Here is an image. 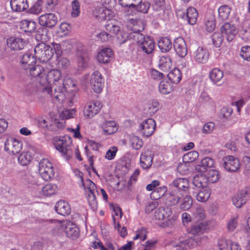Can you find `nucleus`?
<instances>
[{
  "label": "nucleus",
  "instance_id": "1",
  "mask_svg": "<svg viewBox=\"0 0 250 250\" xmlns=\"http://www.w3.org/2000/svg\"><path fill=\"white\" fill-rule=\"evenodd\" d=\"M32 81L35 82V86L44 95H52V84H57L61 78L62 73L58 69H52L46 72L44 68L37 65L31 70Z\"/></svg>",
  "mask_w": 250,
  "mask_h": 250
},
{
  "label": "nucleus",
  "instance_id": "2",
  "mask_svg": "<svg viewBox=\"0 0 250 250\" xmlns=\"http://www.w3.org/2000/svg\"><path fill=\"white\" fill-rule=\"evenodd\" d=\"M80 176L82 174L79 173ZM79 188L87 194V199L90 208L96 210L98 208V203L96 199L95 193L98 192L96 185L90 179L81 177V181L78 182Z\"/></svg>",
  "mask_w": 250,
  "mask_h": 250
},
{
  "label": "nucleus",
  "instance_id": "3",
  "mask_svg": "<svg viewBox=\"0 0 250 250\" xmlns=\"http://www.w3.org/2000/svg\"><path fill=\"white\" fill-rule=\"evenodd\" d=\"M54 223L58 229L61 231H64L67 237L72 239H75L78 237L79 229L74 223L68 220H55Z\"/></svg>",
  "mask_w": 250,
  "mask_h": 250
},
{
  "label": "nucleus",
  "instance_id": "4",
  "mask_svg": "<svg viewBox=\"0 0 250 250\" xmlns=\"http://www.w3.org/2000/svg\"><path fill=\"white\" fill-rule=\"evenodd\" d=\"M36 58L41 62H46L53 56L54 50L50 46L44 43L38 44L34 48Z\"/></svg>",
  "mask_w": 250,
  "mask_h": 250
},
{
  "label": "nucleus",
  "instance_id": "5",
  "mask_svg": "<svg viewBox=\"0 0 250 250\" xmlns=\"http://www.w3.org/2000/svg\"><path fill=\"white\" fill-rule=\"evenodd\" d=\"M39 171L42 178L45 181L52 179L55 174L52 164L46 159H42L39 165Z\"/></svg>",
  "mask_w": 250,
  "mask_h": 250
},
{
  "label": "nucleus",
  "instance_id": "6",
  "mask_svg": "<svg viewBox=\"0 0 250 250\" xmlns=\"http://www.w3.org/2000/svg\"><path fill=\"white\" fill-rule=\"evenodd\" d=\"M54 146L66 161L71 159L74 148L72 142H55Z\"/></svg>",
  "mask_w": 250,
  "mask_h": 250
},
{
  "label": "nucleus",
  "instance_id": "7",
  "mask_svg": "<svg viewBox=\"0 0 250 250\" xmlns=\"http://www.w3.org/2000/svg\"><path fill=\"white\" fill-rule=\"evenodd\" d=\"M182 193L178 192L177 189L173 188L163 197V203L167 206H175L178 204L181 199Z\"/></svg>",
  "mask_w": 250,
  "mask_h": 250
},
{
  "label": "nucleus",
  "instance_id": "8",
  "mask_svg": "<svg viewBox=\"0 0 250 250\" xmlns=\"http://www.w3.org/2000/svg\"><path fill=\"white\" fill-rule=\"evenodd\" d=\"M250 196V188H246L240 190L232 198L233 204L237 208H241L246 204Z\"/></svg>",
  "mask_w": 250,
  "mask_h": 250
},
{
  "label": "nucleus",
  "instance_id": "9",
  "mask_svg": "<svg viewBox=\"0 0 250 250\" xmlns=\"http://www.w3.org/2000/svg\"><path fill=\"white\" fill-rule=\"evenodd\" d=\"M90 83L92 88L96 93H100L104 84V79L102 75L98 71L94 72L91 75Z\"/></svg>",
  "mask_w": 250,
  "mask_h": 250
},
{
  "label": "nucleus",
  "instance_id": "10",
  "mask_svg": "<svg viewBox=\"0 0 250 250\" xmlns=\"http://www.w3.org/2000/svg\"><path fill=\"white\" fill-rule=\"evenodd\" d=\"M223 166L225 169L229 172H235L240 167V163L238 159L228 155L223 158Z\"/></svg>",
  "mask_w": 250,
  "mask_h": 250
},
{
  "label": "nucleus",
  "instance_id": "11",
  "mask_svg": "<svg viewBox=\"0 0 250 250\" xmlns=\"http://www.w3.org/2000/svg\"><path fill=\"white\" fill-rule=\"evenodd\" d=\"M102 107V105L99 101L89 102L84 107V115L88 118H91L99 113Z\"/></svg>",
  "mask_w": 250,
  "mask_h": 250
},
{
  "label": "nucleus",
  "instance_id": "12",
  "mask_svg": "<svg viewBox=\"0 0 250 250\" xmlns=\"http://www.w3.org/2000/svg\"><path fill=\"white\" fill-rule=\"evenodd\" d=\"M200 239L199 236H194L185 241L180 240L175 246L176 250H187L188 248L196 247L199 244Z\"/></svg>",
  "mask_w": 250,
  "mask_h": 250
},
{
  "label": "nucleus",
  "instance_id": "13",
  "mask_svg": "<svg viewBox=\"0 0 250 250\" xmlns=\"http://www.w3.org/2000/svg\"><path fill=\"white\" fill-rule=\"evenodd\" d=\"M58 18L55 14L48 13L42 15L39 19L40 24L44 27L52 28L57 23Z\"/></svg>",
  "mask_w": 250,
  "mask_h": 250
},
{
  "label": "nucleus",
  "instance_id": "14",
  "mask_svg": "<svg viewBox=\"0 0 250 250\" xmlns=\"http://www.w3.org/2000/svg\"><path fill=\"white\" fill-rule=\"evenodd\" d=\"M172 65L171 60L168 56H162L159 60V68L162 71H157V78H163L166 76Z\"/></svg>",
  "mask_w": 250,
  "mask_h": 250
},
{
  "label": "nucleus",
  "instance_id": "15",
  "mask_svg": "<svg viewBox=\"0 0 250 250\" xmlns=\"http://www.w3.org/2000/svg\"><path fill=\"white\" fill-rule=\"evenodd\" d=\"M174 189H177L178 192L182 193L184 196L185 193L190 192L189 187L188 180L186 178H179L175 179L172 183Z\"/></svg>",
  "mask_w": 250,
  "mask_h": 250
},
{
  "label": "nucleus",
  "instance_id": "16",
  "mask_svg": "<svg viewBox=\"0 0 250 250\" xmlns=\"http://www.w3.org/2000/svg\"><path fill=\"white\" fill-rule=\"evenodd\" d=\"M221 31L222 34L225 36L229 42L232 41L237 33L236 26L229 22L224 23L221 26Z\"/></svg>",
  "mask_w": 250,
  "mask_h": 250
},
{
  "label": "nucleus",
  "instance_id": "17",
  "mask_svg": "<svg viewBox=\"0 0 250 250\" xmlns=\"http://www.w3.org/2000/svg\"><path fill=\"white\" fill-rule=\"evenodd\" d=\"M155 126V121L151 118L147 119L143 122L140 125V128L143 136L147 137L151 136L154 132Z\"/></svg>",
  "mask_w": 250,
  "mask_h": 250
},
{
  "label": "nucleus",
  "instance_id": "18",
  "mask_svg": "<svg viewBox=\"0 0 250 250\" xmlns=\"http://www.w3.org/2000/svg\"><path fill=\"white\" fill-rule=\"evenodd\" d=\"M7 44L11 50L19 51L24 48L26 42L21 38L11 37L7 40Z\"/></svg>",
  "mask_w": 250,
  "mask_h": 250
},
{
  "label": "nucleus",
  "instance_id": "19",
  "mask_svg": "<svg viewBox=\"0 0 250 250\" xmlns=\"http://www.w3.org/2000/svg\"><path fill=\"white\" fill-rule=\"evenodd\" d=\"M93 16L99 21H108L113 16V13L112 10L104 7L95 8L93 11Z\"/></svg>",
  "mask_w": 250,
  "mask_h": 250
},
{
  "label": "nucleus",
  "instance_id": "20",
  "mask_svg": "<svg viewBox=\"0 0 250 250\" xmlns=\"http://www.w3.org/2000/svg\"><path fill=\"white\" fill-rule=\"evenodd\" d=\"M36 62V57L30 53H26L23 55L21 61V64L24 69L29 70L30 75L31 70L36 66L35 65Z\"/></svg>",
  "mask_w": 250,
  "mask_h": 250
},
{
  "label": "nucleus",
  "instance_id": "21",
  "mask_svg": "<svg viewBox=\"0 0 250 250\" xmlns=\"http://www.w3.org/2000/svg\"><path fill=\"white\" fill-rule=\"evenodd\" d=\"M174 48L177 54L180 57L183 58L187 55L188 50L183 38L179 37L175 40Z\"/></svg>",
  "mask_w": 250,
  "mask_h": 250
},
{
  "label": "nucleus",
  "instance_id": "22",
  "mask_svg": "<svg viewBox=\"0 0 250 250\" xmlns=\"http://www.w3.org/2000/svg\"><path fill=\"white\" fill-rule=\"evenodd\" d=\"M126 27L130 31L129 33L142 32L145 28V25L142 20L133 19L129 20Z\"/></svg>",
  "mask_w": 250,
  "mask_h": 250
},
{
  "label": "nucleus",
  "instance_id": "23",
  "mask_svg": "<svg viewBox=\"0 0 250 250\" xmlns=\"http://www.w3.org/2000/svg\"><path fill=\"white\" fill-rule=\"evenodd\" d=\"M193 59L198 63H204L207 62L209 58L208 51L202 47H198L193 53Z\"/></svg>",
  "mask_w": 250,
  "mask_h": 250
},
{
  "label": "nucleus",
  "instance_id": "24",
  "mask_svg": "<svg viewBox=\"0 0 250 250\" xmlns=\"http://www.w3.org/2000/svg\"><path fill=\"white\" fill-rule=\"evenodd\" d=\"M140 162L141 166L143 169L149 167L152 163L151 151L149 149L144 150L141 154Z\"/></svg>",
  "mask_w": 250,
  "mask_h": 250
},
{
  "label": "nucleus",
  "instance_id": "25",
  "mask_svg": "<svg viewBox=\"0 0 250 250\" xmlns=\"http://www.w3.org/2000/svg\"><path fill=\"white\" fill-rule=\"evenodd\" d=\"M198 13L197 10L192 7H188L186 14L182 16L183 19H186L190 25H194L197 20Z\"/></svg>",
  "mask_w": 250,
  "mask_h": 250
},
{
  "label": "nucleus",
  "instance_id": "26",
  "mask_svg": "<svg viewBox=\"0 0 250 250\" xmlns=\"http://www.w3.org/2000/svg\"><path fill=\"white\" fill-rule=\"evenodd\" d=\"M120 22L114 19H108L104 25L106 30L110 33L116 35L120 31Z\"/></svg>",
  "mask_w": 250,
  "mask_h": 250
},
{
  "label": "nucleus",
  "instance_id": "27",
  "mask_svg": "<svg viewBox=\"0 0 250 250\" xmlns=\"http://www.w3.org/2000/svg\"><path fill=\"white\" fill-rule=\"evenodd\" d=\"M196 191H193V193H196V200L200 202H206L210 196V190L207 187H202L200 189H196Z\"/></svg>",
  "mask_w": 250,
  "mask_h": 250
},
{
  "label": "nucleus",
  "instance_id": "28",
  "mask_svg": "<svg viewBox=\"0 0 250 250\" xmlns=\"http://www.w3.org/2000/svg\"><path fill=\"white\" fill-rule=\"evenodd\" d=\"M55 210L59 214L65 216L71 211V208L68 202L63 200L59 201L55 205Z\"/></svg>",
  "mask_w": 250,
  "mask_h": 250
},
{
  "label": "nucleus",
  "instance_id": "29",
  "mask_svg": "<svg viewBox=\"0 0 250 250\" xmlns=\"http://www.w3.org/2000/svg\"><path fill=\"white\" fill-rule=\"evenodd\" d=\"M10 6L13 11L18 12L24 11L29 7L27 0H11Z\"/></svg>",
  "mask_w": 250,
  "mask_h": 250
},
{
  "label": "nucleus",
  "instance_id": "30",
  "mask_svg": "<svg viewBox=\"0 0 250 250\" xmlns=\"http://www.w3.org/2000/svg\"><path fill=\"white\" fill-rule=\"evenodd\" d=\"M22 147V142H5L4 143L5 150L13 154L20 152Z\"/></svg>",
  "mask_w": 250,
  "mask_h": 250
},
{
  "label": "nucleus",
  "instance_id": "31",
  "mask_svg": "<svg viewBox=\"0 0 250 250\" xmlns=\"http://www.w3.org/2000/svg\"><path fill=\"white\" fill-rule=\"evenodd\" d=\"M214 161L212 159L209 157H206L203 159L200 163V164L196 167V170L201 174L210 169V167L213 166Z\"/></svg>",
  "mask_w": 250,
  "mask_h": 250
},
{
  "label": "nucleus",
  "instance_id": "32",
  "mask_svg": "<svg viewBox=\"0 0 250 250\" xmlns=\"http://www.w3.org/2000/svg\"><path fill=\"white\" fill-rule=\"evenodd\" d=\"M102 128L105 135H111L117 132L118 126L114 121H106L102 124Z\"/></svg>",
  "mask_w": 250,
  "mask_h": 250
},
{
  "label": "nucleus",
  "instance_id": "33",
  "mask_svg": "<svg viewBox=\"0 0 250 250\" xmlns=\"http://www.w3.org/2000/svg\"><path fill=\"white\" fill-rule=\"evenodd\" d=\"M170 11V7H166L165 0H157V12L158 15L163 19L167 18Z\"/></svg>",
  "mask_w": 250,
  "mask_h": 250
},
{
  "label": "nucleus",
  "instance_id": "34",
  "mask_svg": "<svg viewBox=\"0 0 250 250\" xmlns=\"http://www.w3.org/2000/svg\"><path fill=\"white\" fill-rule=\"evenodd\" d=\"M113 53L108 48L101 50L98 54L97 60L100 62L106 63L108 62L112 58Z\"/></svg>",
  "mask_w": 250,
  "mask_h": 250
},
{
  "label": "nucleus",
  "instance_id": "35",
  "mask_svg": "<svg viewBox=\"0 0 250 250\" xmlns=\"http://www.w3.org/2000/svg\"><path fill=\"white\" fill-rule=\"evenodd\" d=\"M155 43L150 37H147L146 39L139 44V48L147 54H150L154 49Z\"/></svg>",
  "mask_w": 250,
  "mask_h": 250
},
{
  "label": "nucleus",
  "instance_id": "36",
  "mask_svg": "<svg viewBox=\"0 0 250 250\" xmlns=\"http://www.w3.org/2000/svg\"><path fill=\"white\" fill-rule=\"evenodd\" d=\"M20 28L25 32H34L37 26V23L33 21L24 20L21 21L20 23Z\"/></svg>",
  "mask_w": 250,
  "mask_h": 250
},
{
  "label": "nucleus",
  "instance_id": "37",
  "mask_svg": "<svg viewBox=\"0 0 250 250\" xmlns=\"http://www.w3.org/2000/svg\"><path fill=\"white\" fill-rule=\"evenodd\" d=\"M240 36L244 41H250V22L245 21L243 22L240 30Z\"/></svg>",
  "mask_w": 250,
  "mask_h": 250
},
{
  "label": "nucleus",
  "instance_id": "38",
  "mask_svg": "<svg viewBox=\"0 0 250 250\" xmlns=\"http://www.w3.org/2000/svg\"><path fill=\"white\" fill-rule=\"evenodd\" d=\"M157 46L162 52H167L172 47V43L167 37H162L157 42Z\"/></svg>",
  "mask_w": 250,
  "mask_h": 250
},
{
  "label": "nucleus",
  "instance_id": "39",
  "mask_svg": "<svg viewBox=\"0 0 250 250\" xmlns=\"http://www.w3.org/2000/svg\"><path fill=\"white\" fill-rule=\"evenodd\" d=\"M42 194L47 197L51 196L57 194L59 190V187L55 184H48L42 188Z\"/></svg>",
  "mask_w": 250,
  "mask_h": 250
},
{
  "label": "nucleus",
  "instance_id": "40",
  "mask_svg": "<svg viewBox=\"0 0 250 250\" xmlns=\"http://www.w3.org/2000/svg\"><path fill=\"white\" fill-rule=\"evenodd\" d=\"M203 174L204 176L206 178L207 181L209 183H216L220 178L219 172L215 169H208Z\"/></svg>",
  "mask_w": 250,
  "mask_h": 250
},
{
  "label": "nucleus",
  "instance_id": "41",
  "mask_svg": "<svg viewBox=\"0 0 250 250\" xmlns=\"http://www.w3.org/2000/svg\"><path fill=\"white\" fill-rule=\"evenodd\" d=\"M36 39L42 42H47L50 39V33L49 31L45 27H41L37 30Z\"/></svg>",
  "mask_w": 250,
  "mask_h": 250
},
{
  "label": "nucleus",
  "instance_id": "42",
  "mask_svg": "<svg viewBox=\"0 0 250 250\" xmlns=\"http://www.w3.org/2000/svg\"><path fill=\"white\" fill-rule=\"evenodd\" d=\"M231 11V7L227 5L221 6L218 9V20L222 21L227 20Z\"/></svg>",
  "mask_w": 250,
  "mask_h": 250
},
{
  "label": "nucleus",
  "instance_id": "43",
  "mask_svg": "<svg viewBox=\"0 0 250 250\" xmlns=\"http://www.w3.org/2000/svg\"><path fill=\"white\" fill-rule=\"evenodd\" d=\"M171 83H177L180 82L182 75L179 69L174 68L168 74L167 73Z\"/></svg>",
  "mask_w": 250,
  "mask_h": 250
},
{
  "label": "nucleus",
  "instance_id": "44",
  "mask_svg": "<svg viewBox=\"0 0 250 250\" xmlns=\"http://www.w3.org/2000/svg\"><path fill=\"white\" fill-rule=\"evenodd\" d=\"M159 90L163 94H168L173 90V85L167 80H163L159 83Z\"/></svg>",
  "mask_w": 250,
  "mask_h": 250
},
{
  "label": "nucleus",
  "instance_id": "45",
  "mask_svg": "<svg viewBox=\"0 0 250 250\" xmlns=\"http://www.w3.org/2000/svg\"><path fill=\"white\" fill-rule=\"evenodd\" d=\"M191 192H188V193H185L182 202L180 204V208L187 210L189 209L193 204V201L190 196Z\"/></svg>",
  "mask_w": 250,
  "mask_h": 250
},
{
  "label": "nucleus",
  "instance_id": "46",
  "mask_svg": "<svg viewBox=\"0 0 250 250\" xmlns=\"http://www.w3.org/2000/svg\"><path fill=\"white\" fill-rule=\"evenodd\" d=\"M223 71L217 68L212 69L209 72L210 79L214 83L220 82L223 78Z\"/></svg>",
  "mask_w": 250,
  "mask_h": 250
},
{
  "label": "nucleus",
  "instance_id": "47",
  "mask_svg": "<svg viewBox=\"0 0 250 250\" xmlns=\"http://www.w3.org/2000/svg\"><path fill=\"white\" fill-rule=\"evenodd\" d=\"M91 247L94 249H99V250H115V247L111 243H107L104 246L100 241H95L92 242Z\"/></svg>",
  "mask_w": 250,
  "mask_h": 250
},
{
  "label": "nucleus",
  "instance_id": "48",
  "mask_svg": "<svg viewBox=\"0 0 250 250\" xmlns=\"http://www.w3.org/2000/svg\"><path fill=\"white\" fill-rule=\"evenodd\" d=\"M206 227L207 225L206 223L200 222L192 226L190 233L193 236H199V234L205 230Z\"/></svg>",
  "mask_w": 250,
  "mask_h": 250
},
{
  "label": "nucleus",
  "instance_id": "49",
  "mask_svg": "<svg viewBox=\"0 0 250 250\" xmlns=\"http://www.w3.org/2000/svg\"><path fill=\"white\" fill-rule=\"evenodd\" d=\"M171 209L168 207L159 208L157 210V219H166L171 214Z\"/></svg>",
  "mask_w": 250,
  "mask_h": 250
},
{
  "label": "nucleus",
  "instance_id": "50",
  "mask_svg": "<svg viewBox=\"0 0 250 250\" xmlns=\"http://www.w3.org/2000/svg\"><path fill=\"white\" fill-rule=\"evenodd\" d=\"M117 218L113 215V222L114 225V228L118 231L120 236L125 237L127 234V229L125 227H121L119 222H117Z\"/></svg>",
  "mask_w": 250,
  "mask_h": 250
},
{
  "label": "nucleus",
  "instance_id": "51",
  "mask_svg": "<svg viewBox=\"0 0 250 250\" xmlns=\"http://www.w3.org/2000/svg\"><path fill=\"white\" fill-rule=\"evenodd\" d=\"M198 152L196 151H190L183 157L184 162H186L189 165V163L195 161L198 157Z\"/></svg>",
  "mask_w": 250,
  "mask_h": 250
},
{
  "label": "nucleus",
  "instance_id": "52",
  "mask_svg": "<svg viewBox=\"0 0 250 250\" xmlns=\"http://www.w3.org/2000/svg\"><path fill=\"white\" fill-rule=\"evenodd\" d=\"M31 156L29 152H22L18 158L19 163L22 166H26L31 160Z\"/></svg>",
  "mask_w": 250,
  "mask_h": 250
},
{
  "label": "nucleus",
  "instance_id": "53",
  "mask_svg": "<svg viewBox=\"0 0 250 250\" xmlns=\"http://www.w3.org/2000/svg\"><path fill=\"white\" fill-rule=\"evenodd\" d=\"M142 0H118L119 4L124 7L133 8L136 4H139Z\"/></svg>",
  "mask_w": 250,
  "mask_h": 250
},
{
  "label": "nucleus",
  "instance_id": "54",
  "mask_svg": "<svg viewBox=\"0 0 250 250\" xmlns=\"http://www.w3.org/2000/svg\"><path fill=\"white\" fill-rule=\"evenodd\" d=\"M193 216L197 220H204L206 217L204 208L200 206L197 207L193 211Z\"/></svg>",
  "mask_w": 250,
  "mask_h": 250
},
{
  "label": "nucleus",
  "instance_id": "55",
  "mask_svg": "<svg viewBox=\"0 0 250 250\" xmlns=\"http://www.w3.org/2000/svg\"><path fill=\"white\" fill-rule=\"evenodd\" d=\"M69 25L65 22L62 23L57 30V34L60 37H63L69 34Z\"/></svg>",
  "mask_w": 250,
  "mask_h": 250
},
{
  "label": "nucleus",
  "instance_id": "56",
  "mask_svg": "<svg viewBox=\"0 0 250 250\" xmlns=\"http://www.w3.org/2000/svg\"><path fill=\"white\" fill-rule=\"evenodd\" d=\"M141 32L129 33V40H132L140 44L146 39Z\"/></svg>",
  "mask_w": 250,
  "mask_h": 250
},
{
  "label": "nucleus",
  "instance_id": "57",
  "mask_svg": "<svg viewBox=\"0 0 250 250\" xmlns=\"http://www.w3.org/2000/svg\"><path fill=\"white\" fill-rule=\"evenodd\" d=\"M223 35L222 33L215 32L212 35V42L216 47H219L223 42Z\"/></svg>",
  "mask_w": 250,
  "mask_h": 250
},
{
  "label": "nucleus",
  "instance_id": "58",
  "mask_svg": "<svg viewBox=\"0 0 250 250\" xmlns=\"http://www.w3.org/2000/svg\"><path fill=\"white\" fill-rule=\"evenodd\" d=\"M71 15L73 17H77L80 13V4L78 0H74L72 1Z\"/></svg>",
  "mask_w": 250,
  "mask_h": 250
},
{
  "label": "nucleus",
  "instance_id": "59",
  "mask_svg": "<svg viewBox=\"0 0 250 250\" xmlns=\"http://www.w3.org/2000/svg\"><path fill=\"white\" fill-rule=\"evenodd\" d=\"M199 174L201 175L199 176V174L196 176H195L193 180V185L194 187H195L197 189H200L202 188V187H206L205 182H202L201 181L203 178V176H204L203 174H201L199 173Z\"/></svg>",
  "mask_w": 250,
  "mask_h": 250
},
{
  "label": "nucleus",
  "instance_id": "60",
  "mask_svg": "<svg viewBox=\"0 0 250 250\" xmlns=\"http://www.w3.org/2000/svg\"><path fill=\"white\" fill-rule=\"evenodd\" d=\"M150 197L153 201L148 203V205L146 208V213H149L154 210V213H155L156 210H155V209L156 208V199L155 198V196L154 195L153 192H152L150 194Z\"/></svg>",
  "mask_w": 250,
  "mask_h": 250
},
{
  "label": "nucleus",
  "instance_id": "61",
  "mask_svg": "<svg viewBox=\"0 0 250 250\" xmlns=\"http://www.w3.org/2000/svg\"><path fill=\"white\" fill-rule=\"evenodd\" d=\"M240 55L244 60L250 62V46L246 45L242 47Z\"/></svg>",
  "mask_w": 250,
  "mask_h": 250
},
{
  "label": "nucleus",
  "instance_id": "62",
  "mask_svg": "<svg viewBox=\"0 0 250 250\" xmlns=\"http://www.w3.org/2000/svg\"><path fill=\"white\" fill-rule=\"evenodd\" d=\"M57 64L59 68L64 69L69 66L70 64L69 61L66 58L61 56L57 57Z\"/></svg>",
  "mask_w": 250,
  "mask_h": 250
},
{
  "label": "nucleus",
  "instance_id": "63",
  "mask_svg": "<svg viewBox=\"0 0 250 250\" xmlns=\"http://www.w3.org/2000/svg\"><path fill=\"white\" fill-rule=\"evenodd\" d=\"M75 114V110L74 109H64L62 110L60 116L63 120L65 119H69L73 118Z\"/></svg>",
  "mask_w": 250,
  "mask_h": 250
},
{
  "label": "nucleus",
  "instance_id": "64",
  "mask_svg": "<svg viewBox=\"0 0 250 250\" xmlns=\"http://www.w3.org/2000/svg\"><path fill=\"white\" fill-rule=\"evenodd\" d=\"M189 165L186 162H184L182 164H180L177 167V170L181 175H187L189 172Z\"/></svg>",
  "mask_w": 250,
  "mask_h": 250
}]
</instances>
